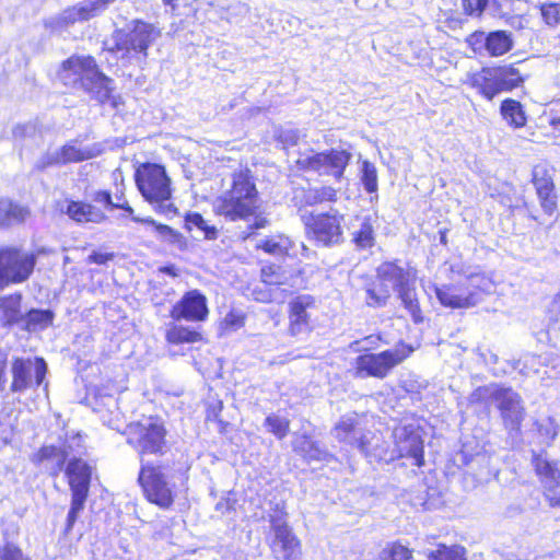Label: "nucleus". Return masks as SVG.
I'll return each instance as SVG.
<instances>
[{
    "instance_id": "1",
    "label": "nucleus",
    "mask_w": 560,
    "mask_h": 560,
    "mask_svg": "<svg viewBox=\"0 0 560 560\" xmlns=\"http://www.w3.org/2000/svg\"><path fill=\"white\" fill-rule=\"evenodd\" d=\"M187 471L185 464L172 466L167 460L155 464L141 459L138 481L148 501L166 510L174 503L176 485L187 480Z\"/></svg>"
},
{
    "instance_id": "2",
    "label": "nucleus",
    "mask_w": 560,
    "mask_h": 560,
    "mask_svg": "<svg viewBox=\"0 0 560 560\" xmlns=\"http://www.w3.org/2000/svg\"><path fill=\"white\" fill-rule=\"evenodd\" d=\"M58 78L63 85L82 90L101 104L109 100L113 91V80L98 69L91 56L73 55L62 61Z\"/></svg>"
},
{
    "instance_id": "3",
    "label": "nucleus",
    "mask_w": 560,
    "mask_h": 560,
    "mask_svg": "<svg viewBox=\"0 0 560 560\" xmlns=\"http://www.w3.org/2000/svg\"><path fill=\"white\" fill-rule=\"evenodd\" d=\"M258 192L248 171L234 173L231 189L217 199L215 210L231 221L246 219L256 213Z\"/></svg>"
},
{
    "instance_id": "4",
    "label": "nucleus",
    "mask_w": 560,
    "mask_h": 560,
    "mask_svg": "<svg viewBox=\"0 0 560 560\" xmlns=\"http://www.w3.org/2000/svg\"><path fill=\"white\" fill-rule=\"evenodd\" d=\"M160 36V30L153 24L135 20L127 28L113 33L114 45L108 50L119 55L120 59L129 63L140 65L148 56V48Z\"/></svg>"
},
{
    "instance_id": "5",
    "label": "nucleus",
    "mask_w": 560,
    "mask_h": 560,
    "mask_svg": "<svg viewBox=\"0 0 560 560\" xmlns=\"http://www.w3.org/2000/svg\"><path fill=\"white\" fill-rule=\"evenodd\" d=\"M135 179L143 198L156 205V211L167 217L176 214L175 206L170 202L171 179L163 166L152 163L143 164L137 170Z\"/></svg>"
},
{
    "instance_id": "6",
    "label": "nucleus",
    "mask_w": 560,
    "mask_h": 560,
    "mask_svg": "<svg viewBox=\"0 0 560 560\" xmlns=\"http://www.w3.org/2000/svg\"><path fill=\"white\" fill-rule=\"evenodd\" d=\"M524 79L513 66L482 68L471 78V85L491 101L503 92H510L523 83Z\"/></svg>"
},
{
    "instance_id": "7",
    "label": "nucleus",
    "mask_w": 560,
    "mask_h": 560,
    "mask_svg": "<svg viewBox=\"0 0 560 560\" xmlns=\"http://www.w3.org/2000/svg\"><path fill=\"white\" fill-rule=\"evenodd\" d=\"M413 349L405 343L380 353H365L355 359V375L358 377L384 378L389 372L407 359Z\"/></svg>"
},
{
    "instance_id": "8",
    "label": "nucleus",
    "mask_w": 560,
    "mask_h": 560,
    "mask_svg": "<svg viewBox=\"0 0 560 560\" xmlns=\"http://www.w3.org/2000/svg\"><path fill=\"white\" fill-rule=\"evenodd\" d=\"M66 475L71 490V504L66 523V533H69L84 509L90 490L91 468L82 459L73 458L66 467Z\"/></svg>"
},
{
    "instance_id": "9",
    "label": "nucleus",
    "mask_w": 560,
    "mask_h": 560,
    "mask_svg": "<svg viewBox=\"0 0 560 560\" xmlns=\"http://www.w3.org/2000/svg\"><path fill=\"white\" fill-rule=\"evenodd\" d=\"M34 253L18 247L0 249V289L26 281L35 268Z\"/></svg>"
},
{
    "instance_id": "10",
    "label": "nucleus",
    "mask_w": 560,
    "mask_h": 560,
    "mask_svg": "<svg viewBox=\"0 0 560 560\" xmlns=\"http://www.w3.org/2000/svg\"><path fill=\"white\" fill-rule=\"evenodd\" d=\"M166 430L161 421L149 418L131 427L128 442L138 451L141 459L144 455L163 456L167 450Z\"/></svg>"
},
{
    "instance_id": "11",
    "label": "nucleus",
    "mask_w": 560,
    "mask_h": 560,
    "mask_svg": "<svg viewBox=\"0 0 560 560\" xmlns=\"http://www.w3.org/2000/svg\"><path fill=\"white\" fill-rule=\"evenodd\" d=\"M351 153L343 149H330L323 152L300 154L298 166L303 171L316 172L339 180L351 160Z\"/></svg>"
},
{
    "instance_id": "12",
    "label": "nucleus",
    "mask_w": 560,
    "mask_h": 560,
    "mask_svg": "<svg viewBox=\"0 0 560 560\" xmlns=\"http://www.w3.org/2000/svg\"><path fill=\"white\" fill-rule=\"evenodd\" d=\"M381 275L384 279L396 284L395 291L398 292L404 306L409 311L413 320L419 322L421 310L415 288V278L411 273L394 262H383Z\"/></svg>"
},
{
    "instance_id": "13",
    "label": "nucleus",
    "mask_w": 560,
    "mask_h": 560,
    "mask_svg": "<svg viewBox=\"0 0 560 560\" xmlns=\"http://www.w3.org/2000/svg\"><path fill=\"white\" fill-rule=\"evenodd\" d=\"M269 522L273 534L270 548L275 558L277 560H301V542L282 513L270 516Z\"/></svg>"
},
{
    "instance_id": "14",
    "label": "nucleus",
    "mask_w": 560,
    "mask_h": 560,
    "mask_svg": "<svg viewBox=\"0 0 560 560\" xmlns=\"http://www.w3.org/2000/svg\"><path fill=\"white\" fill-rule=\"evenodd\" d=\"M316 311V301L312 295L303 294L289 302L288 334L294 338L308 335L312 329V315Z\"/></svg>"
},
{
    "instance_id": "15",
    "label": "nucleus",
    "mask_w": 560,
    "mask_h": 560,
    "mask_svg": "<svg viewBox=\"0 0 560 560\" xmlns=\"http://www.w3.org/2000/svg\"><path fill=\"white\" fill-rule=\"evenodd\" d=\"M35 373V384L40 386L47 373V364L44 359L35 358L33 362L31 359L16 358L12 362V383L11 390L13 393H22L30 388L33 384L32 372Z\"/></svg>"
},
{
    "instance_id": "16",
    "label": "nucleus",
    "mask_w": 560,
    "mask_h": 560,
    "mask_svg": "<svg viewBox=\"0 0 560 560\" xmlns=\"http://www.w3.org/2000/svg\"><path fill=\"white\" fill-rule=\"evenodd\" d=\"M343 217L335 209L320 213L308 223L315 240L325 246L335 245L342 240L341 221Z\"/></svg>"
},
{
    "instance_id": "17",
    "label": "nucleus",
    "mask_w": 560,
    "mask_h": 560,
    "mask_svg": "<svg viewBox=\"0 0 560 560\" xmlns=\"http://www.w3.org/2000/svg\"><path fill=\"white\" fill-rule=\"evenodd\" d=\"M396 452L399 457H411L413 465L420 467L424 463L423 441L413 424L400 425L393 432Z\"/></svg>"
},
{
    "instance_id": "18",
    "label": "nucleus",
    "mask_w": 560,
    "mask_h": 560,
    "mask_svg": "<svg viewBox=\"0 0 560 560\" xmlns=\"http://www.w3.org/2000/svg\"><path fill=\"white\" fill-rule=\"evenodd\" d=\"M506 429L518 431L525 418V407L518 393L511 387H501L495 400Z\"/></svg>"
},
{
    "instance_id": "19",
    "label": "nucleus",
    "mask_w": 560,
    "mask_h": 560,
    "mask_svg": "<svg viewBox=\"0 0 560 560\" xmlns=\"http://www.w3.org/2000/svg\"><path fill=\"white\" fill-rule=\"evenodd\" d=\"M331 432L339 442L357 447L364 455H369L368 436L360 425L358 413L342 416Z\"/></svg>"
},
{
    "instance_id": "20",
    "label": "nucleus",
    "mask_w": 560,
    "mask_h": 560,
    "mask_svg": "<svg viewBox=\"0 0 560 560\" xmlns=\"http://www.w3.org/2000/svg\"><path fill=\"white\" fill-rule=\"evenodd\" d=\"M209 313L207 299L198 290L188 291L174 304L171 317L174 320L202 322Z\"/></svg>"
},
{
    "instance_id": "21",
    "label": "nucleus",
    "mask_w": 560,
    "mask_h": 560,
    "mask_svg": "<svg viewBox=\"0 0 560 560\" xmlns=\"http://www.w3.org/2000/svg\"><path fill=\"white\" fill-rule=\"evenodd\" d=\"M532 175L541 208L547 214H552L557 208V196L550 171L546 165L539 164L534 166Z\"/></svg>"
},
{
    "instance_id": "22",
    "label": "nucleus",
    "mask_w": 560,
    "mask_h": 560,
    "mask_svg": "<svg viewBox=\"0 0 560 560\" xmlns=\"http://www.w3.org/2000/svg\"><path fill=\"white\" fill-rule=\"evenodd\" d=\"M435 295L443 306L451 308H468L480 301V296L476 292H465L463 285L438 287L435 288Z\"/></svg>"
},
{
    "instance_id": "23",
    "label": "nucleus",
    "mask_w": 560,
    "mask_h": 560,
    "mask_svg": "<svg viewBox=\"0 0 560 560\" xmlns=\"http://www.w3.org/2000/svg\"><path fill=\"white\" fill-rule=\"evenodd\" d=\"M383 268V264L378 266L376 270V280L366 288V304L372 307H382L387 303V300L390 296L392 291L396 290V284L392 283L389 280H386L381 275V269Z\"/></svg>"
},
{
    "instance_id": "24",
    "label": "nucleus",
    "mask_w": 560,
    "mask_h": 560,
    "mask_svg": "<svg viewBox=\"0 0 560 560\" xmlns=\"http://www.w3.org/2000/svg\"><path fill=\"white\" fill-rule=\"evenodd\" d=\"M77 22H85L78 3L65 9L57 15L46 19L44 26L52 34H60Z\"/></svg>"
},
{
    "instance_id": "25",
    "label": "nucleus",
    "mask_w": 560,
    "mask_h": 560,
    "mask_svg": "<svg viewBox=\"0 0 560 560\" xmlns=\"http://www.w3.org/2000/svg\"><path fill=\"white\" fill-rule=\"evenodd\" d=\"M21 303L22 295L20 293L0 298V323L3 326L21 325L24 316Z\"/></svg>"
},
{
    "instance_id": "26",
    "label": "nucleus",
    "mask_w": 560,
    "mask_h": 560,
    "mask_svg": "<svg viewBox=\"0 0 560 560\" xmlns=\"http://www.w3.org/2000/svg\"><path fill=\"white\" fill-rule=\"evenodd\" d=\"M66 213L79 223H101L106 220L105 213L93 205L71 201L68 203Z\"/></svg>"
},
{
    "instance_id": "27",
    "label": "nucleus",
    "mask_w": 560,
    "mask_h": 560,
    "mask_svg": "<svg viewBox=\"0 0 560 560\" xmlns=\"http://www.w3.org/2000/svg\"><path fill=\"white\" fill-rule=\"evenodd\" d=\"M30 215L31 211L27 207L10 199H0V228L23 223Z\"/></svg>"
},
{
    "instance_id": "28",
    "label": "nucleus",
    "mask_w": 560,
    "mask_h": 560,
    "mask_svg": "<svg viewBox=\"0 0 560 560\" xmlns=\"http://www.w3.org/2000/svg\"><path fill=\"white\" fill-rule=\"evenodd\" d=\"M57 151L61 165L86 161L95 158L97 154L93 149L79 147L77 140L67 142Z\"/></svg>"
},
{
    "instance_id": "29",
    "label": "nucleus",
    "mask_w": 560,
    "mask_h": 560,
    "mask_svg": "<svg viewBox=\"0 0 560 560\" xmlns=\"http://www.w3.org/2000/svg\"><path fill=\"white\" fill-rule=\"evenodd\" d=\"M55 314L50 310L33 308L23 316L21 328L34 332L40 331L52 325Z\"/></svg>"
},
{
    "instance_id": "30",
    "label": "nucleus",
    "mask_w": 560,
    "mask_h": 560,
    "mask_svg": "<svg viewBox=\"0 0 560 560\" xmlns=\"http://www.w3.org/2000/svg\"><path fill=\"white\" fill-rule=\"evenodd\" d=\"M293 450L307 460H324L329 454L318 443L307 435L298 436L293 442Z\"/></svg>"
},
{
    "instance_id": "31",
    "label": "nucleus",
    "mask_w": 560,
    "mask_h": 560,
    "mask_svg": "<svg viewBox=\"0 0 560 560\" xmlns=\"http://www.w3.org/2000/svg\"><path fill=\"white\" fill-rule=\"evenodd\" d=\"M512 34L506 31L488 33L486 51L492 57L503 56L513 48Z\"/></svg>"
},
{
    "instance_id": "32",
    "label": "nucleus",
    "mask_w": 560,
    "mask_h": 560,
    "mask_svg": "<svg viewBox=\"0 0 560 560\" xmlns=\"http://www.w3.org/2000/svg\"><path fill=\"white\" fill-rule=\"evenodd\" d=\"M358 228L353 226L352 231V242L360 249H366L374 246L375 236H374V228L371 223V219L368 217L358 218Z\"/></svg>"
},
{
    "instance_id": "33",
    "label": "nucleus",
    "mask_w": 560,
    "mask_h": 560,
    "mask_svg": "<svg viewBox=\"0 0 560 560\" xmlns=\"http://www.w3.org/2000/svg\"><path fill=\"white\" fill-rule=\"evenodd\" d=\"M292 241L284 234H276L260 240L256 248L273 256H284L292 247Z\"/></svg>"
},
{
    "instance_id": "34",
    "label": "nucleus",
    "mask_w": 560,
    "mask_h": 560,
    "mask_svg": "<svg viewBox=\"0 0 560 560\" xmlns=\"http://www.w3.org/2000/svg\"><path fill=\"white\" fill-rule=\"evenodd\" d=\"M500 113L503 119L514 128H521L526 124V115L522 104L513 98H506L501 103Z\"/></svg>"
},
{
    "instance_id": "35",
    "label": "nucleus",
    "mask_w": 560,
    "mask_h": 560,
    "mask_svg": "<svg viewBox=\"0 0 560 560\" xmlns=\"http://www.w3.org/2000/svg\"><path fill=\"white\" fill-rule=\"evenodd\" d=\"M69 456L66 448H60L54 445L43 446L36 454V458L39 463L51 462V469L54 474H59L65 466V463Z\"/></svg>"
},
{
    "instance_id": "36",
    "label": "nucleus",
    "mask_w": 560,
    "mask_h": 560,
    "mask_svg": "<svg viewBox=\"0 0 560 560\" xmlns=\"http://www.w3.org/2000/svg\"><path fill=\"white\" fill-rule=\"evenodd\" d=\"M165 338L167 342L174 345L194 343L201 340V335L189 327L171 324L166 330Z\"/></svg>"
},
{
    "instance_id": "37",
    "label": "nucleus",
    "mask_w": 560,
    "mask_h": 560,
    "mask_svg": "<svg viewBox=\"0 0 560 560\" xmlns=\"http://www.w3.org/2000/svg\"><path fill=\"white\" fill-rule=\"evenodd\" d=\"M502 386L490 384L479 386L468 397L470 405H485L488 407L491 402H495Z\"/></svg>"
},
{
    "instance_id": "38",
    "label": "nucleus",
    "mask_w": 560,
    "mask_h": 560,
    "mask_svg": "<svg viewBox=\"0 0 560 560\" xmlns=\"http://www.w3.org/2000/svg\"><path fill=\"white\" fill-rule=\"evenodd\" d=\"M185 224L189 231L196 229L207 240H215L218 236V230L209 225L199 213H188L185 219Z\"/></svg>"
},
{
    "instance_id": "39",
    "label": "nucleus",
    "mask_w": 560,
    "mask_h": 560,
    "mask_svg": "<svg viewBox=\"0 0 560 560\" xmlns=\"http://www.w3.org/2000/svg\"><path fill=\"white\" fill-rule=\"evenodd\" d=\"M533 463L544 485L560 478V471L542 455H535Z\"/></svg>"
},
{
    "instance_id": "40",
    "label": "nucleus",
    "mask_w": 560,
    "mask_h": 560,
    "mask_svg": "<svg viewBox=\"0 0 560 560\" xmlns=\"http://www.w3.org/2000/svg\"><path fill=\"white\" fill-rule=\"evenodd\" d=\"M116 0H83L79 2V8L84 21H89L108 9Z\"/></svg>"
},
{
    "instance_id": "41",
    "label": "nucleus",
    "mask_w": 560,
    "mask_h": 560,
    "mask_svg": "<svg viewBox=\"0 0 560 560\" xmlns=\"http://www.w3.org/2000/svg\"><path fill=\"white\" fill-rule=\"evenodd\" d=\"M431 560H466L465 548L460 546L447 547L440 545L436 550L429 553Z\"/></svg>"
},
{
    "instance_id": "42",
    "label": "nucleus",
    "mask_w": 560,
    "mask_h": 560,
    "mask_svg": "<svg viewBox=\"0 0 560 560\" xmlns=\"http://www.w3.org/2000/svg\"><path fill=\"white\" fill-rule=\"evenodd\" d=\"M463 287L467 292L474 291L479 295L478 291L489 293L493 287V283L482 273H471L467 277Z\"/></svg>"
},
{
    "instance_id": "43",
    "label": "nucleus",
    "mask_w": 560,
    "mask_h": 560,
    "mask_svg": "<svg viewBox=\"0 0 560 560\" xmlns=\"http://www.w3.org/2000/svg\"><path fill=\"white\" fill-rule=\"evenodd\" d=\"M264 424L270 433L281 440L289 432L290 421L287 418L272 413L265 419Z\"/></svg>"
},
{
    "instance_id": "44",
    "label": "nucleus",
    "mask_w": 560,
    "mask_h": 560,
    "mask_svg": "<svg viewBox=\"0 0 560 560\" xmlns=\"http://www.w3.org/2000/svg\"><path fill=\"white\" fill-rule=\"evenodd\" d=\"M478 354L487 365H492V373L494 376H501L509 372V365L505 362H501L498 354L490 349L481 350L478 349Z\"/></svg>"
},
{
    "instance_id": "45",
    "label": "nucleus",
    "mask_w": 560,
    "mask_h": 560,
    "mask_svg": "<svg viewBox=\"0 0 560 560\" xmlns=\"http://www.w3.org/2000/svg\"><path fill=\"white\" fill-rule=\"evenodd\" d=\"M509 370H518L523 375H528L530 372H537L539 365V358L534 354H526L522 359L506 361Z\"/></svg>"
},
{
    "instance_id": "46",
    "label": "nucleus",
    "mask_w": 560,
    "mask_h": 560,
    "mask_svg": "<svg viewBox=\"0 0 560 560\" xmlns=\"http://www.w3.org/2000/svg\"><path fill=\"white\" fill-rule=\"evenodd\" d=\"M537 430L546 444H550L559 433V425L551 417L536 423Z\"/></svg>"
},
{
    "instance_id": "47",
    "label": "nucleus",
    "mask_w": 560,
    "mask_h": 560,
    "mask_svg": "<svg viewBox=\"0 0 560 560\" xmlns=\"http://www.w3.org/2000/svg\"><path fill=\"white\" fill-rule=\"evenodd\" d=\"M381 553L385 560H410L412 558V550L399 542L388 545Z\"/></svg>"
},
{
    "instance_id": "48",
    "label": "nucleus",
    "mask_w": 560,
    "mask_h": 560,
    "mask_svg": "<svg viewBox=\"0 0 560 560\" xmlns=\"http://www.w3.org/2000/svg\"><path fill=\"white\" fill-rule=\"evenodd\" d=\"M362 176L361 180L364 189L368 192H375L377 190V172L374 164L369 161L362 163Z\"/></svg>"
},
{
    "instance_id": "49",
    "label": "nucleus",
    "mask_w": 560,
    "mask_h": 560,
    "mask_svg": "<svg viewBox=\"0 0 560 560\" xmlns=\"http://www.w3.org/2000/svg\"><path fill=\"white\" fill-rule=\"evenodd\" d=\"M540 13L544 22L550 26L556 27L560 24V5L557 3H541Z\"/></svg>"
},
{
    "instance_id": "50",
    "label": "nucleus",
    "mask_w": 560,
    "mask_h": 560,
    "mask_svg": "<svg viewBox=\"0 0 560 560\" xmlns=\"http://www.w3.org/2000/svg\"><path fill=\"white\" fill-rule=\"evenodd\" d=\"M59 154L57 150L47 151L42 154L34 164V170L38 172H43L51 166H60Z\"/></svg>"
},
{
    "instance_id": "51",
    "label": "nucleus",
    "mask_w": 560,
    "mask_h": 560,
    "mask_svg": "<svg viewBox=\"0 0 560 560\" xmlns=\"http://www.w3.org/2000/svg\"><path fill=\"white\" fill-rule=\"evenodd\" d=\"M545 497L552 508H560V477L558 480L544 485Z\"/></svg>"
},
{
    "instance_id": "52",
    "label": "nucleus",
    "mask_w": 560,
    "mask_h": 560,
    "mask_svg": "<svg viewBox=\"0 0 560 560\" xmlns=\"http://www.w3.org/2000/svg\"><path fill=\"white\" fill-rule=\"evenodd\" d=\"M244 322L245 316L243 315L242 312L231 310L225 314L222 320V325L224 326L225 329L236 330L244 326Z\"/></svg>"
},
{
    "instance_id": "53",
    "label": "nucleus",
    "mask_w": 560,
    "mask_h": 560,
    "mask_svg": "<svg viewBox=\"0 0 560 560\" xmlns=\"http://www.w3.org/2000/svg\"><path fill=\"white\" fill-rule=\"evenodd\" d=\"M0 560H30L22 550L13 545L5 544L0 547Z\"/></svg>"
},
{
    "instance_id": "54",
    "label": "nucleus",
    "mask_w": 560,
    "mask_h": 560,
    "mask_svg": "<svg viewBox=\"0 0 560 560\" xmlns=\"http://www.w3.org/2000/svg\"><path fill=\"white\" fill-rule=\"evenodd\" d=\"M488 42V34L482 31H476L467 38V43L476 52H480L482 49L486 50Z\"/></svg>"
},
{
    "instance_id": "55",
    "label": "nucleus",
    "mask_w": 560,
    "mask_h": 560,
    "mask_svg": "<svg viewBox=\"0 0 560 560\" xmlns=\"http://www.w3.org/2000/svg\"><path fill=\"white\" fill-rule=\"evenodd\" d=\"M303 135L298 129H283L279 133V140L284 145H295Z\"/></svg>"
},
{
    "instance_id": "56",
    "label": "nucleus",
    "mask_w": 560,
    "mask_h": 560,
    "mask_svg": "<svg viewBox=\"0 0 560 560\" xmlns=\"http://www.w3.org/2000/svg\"><path fill=\"white\" fill-rule=\"evenodd\" d=\"M132 221L141 222V223H148V224L154 225L156 231L159 232V234H161L164 237H173V236H175V231L172 228H170L168 225L159 224L153 219H150V218L141 219L139 217H132Z\"/></svg>"
},
{
    "instance_id": "57",
    "label": "nucleus",
    "mask_w": 560,
    "mask_h": 560,
    "mask_svg": "<svg viewBox=\"0 0 560 560\" xmlns=\"http://www.w3.org/2000/svg\"><path fill=\"white\" fill-rule=\"evenodd\" d=\"M548 119L553 131L560 135V100L552 103L548 113Z\"/></svg>"
},
{
    "instance_id": "58",
    "label": "nucleus",
    "mask_w": 560,
    "mask_h": 560,
    "mask_svg": "<svg viewBox=\"0 0 560 560\" xmlns=\"http://www.w3.org/2000/svg\"><path fill=\"white\" fill-rule=\"evenodd\" d=\"M262 281L270 285H279L282 283V279L276 272V267L270 266L261 269Z\"/></svg>"
},
{
    "instance_id": "59",
    "label": "nucleus",
    "mask_w": 560,
    "mask_h": 560,
    "mask_svg": "<svg viewBox=\"0 0 560 560\" xmlns=\"http://www.w3.org/2000/svg\"><path fill=\"white\" fill-rule=\"evenodd\" d=\"M34 132H35V126L30 122L23 124V125H16L12 130V135L15 139H23V138L30 137Z\"/></svg>"
},
{
    "instance_id": "60",
    "label": "nucleus",
    "mask_w": 560,
    "mask_h": 560,
    "mask_svg": "<svg viewBox=\"0 0 560 560\" xmlns=\"http://www.w3.org/2000/svg\"><path fill=\"white\" fill-rule=\"evenodd\" d=\"M92 199H93V201H95L97 203L104 205L108 209H115V206H117V203L113 202L112 195L107 190L96 191L93 195Z\"/></svg>"
},
{
    "instance_id": "61",
    "label": "nucleus",
    "mask_w": 560,
    "mask_h": 560,
    "mask_svg": "<svg viewBox=\"0 0 560 560\" xmlns=\"http://www.w3.org/2000/svg\"><path fill=\"white\" fill-rule=\"evenodd\" d=\"M114 258V254L112 253H98L93 252L89 255L88 261L91 264L105 265L107 261Z\"/></svg>"
},
{
    "instance_id": "62",
    "label": "nucleus",
    "mask_w": 560,
    "mask_h": 560,
    "mask_svg": "<svg viewBox=\"0 0 560 560\" xmlns=\"http://www.w3.org/2000/svg\"><path fill=\"white\" fill-rule=\"evenodd\" d=\"M315 190L318 192V199L319 202L324 201H335L336 200V190L331 187L323 186L319 188H315Z\"/></svg>"
},
{
    "instance_id": "63",
    "label": "nucleus",
    "mask_w": 560,
    "mask_h": 560,
    "mask_svg": "<svg viewBox=\"0 0 560 560\" xmlns=\"http://www.w3.org/2000/svg\"><path fill=\"white\" fill-rule=\"evenodd\" d=\"M301 195L306 206H314L320 203L318 199V192L315 190V188L303 189L301 191Z\"/></svg>"
},
{
    "instance_id": "64",
    "label": "nucleus",
    "mask_w": 560,
    "mask_h": 560,
    "mask_svg": "<svg viewBox=\"0 0 560 560\" xmlns=\"http://www.w3.org/2000/svg\"><path fill=\"white\" fill-rule=\"evenodd\" d=\"M269 221L264 217H255L254 223L250 225V229H262L268 225Z\"/></svg>"
}]
</instances>
